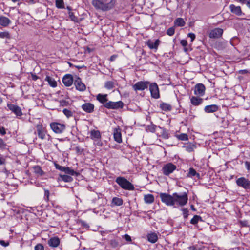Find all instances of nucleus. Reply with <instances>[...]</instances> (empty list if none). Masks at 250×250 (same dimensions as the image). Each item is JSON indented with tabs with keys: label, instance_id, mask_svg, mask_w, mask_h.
Instances as JSON below:
<instances>
[{
	"label": "nucleus",
	"instance_id": "nucleus-6",
	"mask_svg": "<svg viewBox=\"0 0 250 250\" xmlns=\"http://www.w3.org/2000/svg\"><path fill=\"white\" fill-rule=\"evenodd\" d=\"M148 85L151 96L154 99L160 98L159 89L157 84L156 83H152Z\"/></svg>",
	"mask_w": 250,
	"mask_h": 250
},
{
	"label": "nucleus",
	"instance_id": "nucleus-63",
	"mask_svg": "<svg viewBox=\"0 0 250 250\" xmlns=\"http://www.w3.org/2000/svg\"><path fill=\"white\" fill-rule=\"evenodd\" d=\"M162 135H163V138H168V133L166 132H164Z\"/></svg>",
	"mask_w": 250,
	"mask_h": 250
},
{
	"label": "nucleus",
	"instance_id": "nucleus-64",
	"mask_svg": "<svg viewBox=\"0 0 250 250\" xmlns=\"http://www.w3.org/2000/svg\"><path fill=\"white\" fill-rule=\"evenodd\" d=\"M245 4L247 5V7L250 9V0H247Z\"/></svg>",
	"mask_w": 250,
	"mask_h": 250
},
{
	"label": "nucleus",
	"instance_id": "nucleus-2",
	"mask_svg": "<svg viewBox=\"0 0 250 250\" xmlns=\"http://www.w3.org/2000/svg\"><path fill=\"white\" fill-rule=\"evenodd\" d=\"M107 96L106 94L99 93L97 95L96 99L103 104L104 107L108 109H118L123 107L124 103L122 101L112 102L108 100Z\"/></svg>",
	"mask_w": 250,
	"mask_h": 250
},
{
	"label": "nucleus",
	"instance_id": "nucleus-49",
	"mask_svg": "<svg viewBox=\"0 0 250 250\" xmlns=\"http://www.w3.org/2000/svg\"><path fill=\"white\" fill-rule=\"evenodd\" d=\"M6 145L3 141V140L0 138V149H4L5 148Z\"/></svg>",
	"mask_w": 250,
	"mask_h": 250
},
{
	"label": "nucleus",
	"instance_id": "nucleus-31",
	"mask_svg": "<svg viewBox=\"0 0 250 250\" xmlns=\"http://www.w3.org/2000/svg\"><path fill=\"white\" fill-rule=\"evenodd\" d=\"M159 107L161 109H171L172 108V106L171 104L164 103V102H161L160 104Z\"/></svg>",
	"mask_w": 250,
	"mask_h": 250
},
{
	"label": "nucleus",
	"instance_id": "nucleus-44",
	"mask_svg": "<svg viewBox=\"0 0 250 250\" xmlns=\"http://www.w3.org/2000/svg\"><path fill=\"white\" fill-rule=\"evenodd\" d=\"M55 167L57 169H58L60 171H63V172H64V169L65 167H64L60 166L59 164H57L56 163L55 164Z\"/></svg>",
	"mask_w": 250,
	"mask_h": 250
},
{
	"label": "nucleus",
	"instance_id": "nucleus-16",
	"mask_svg": "<svg viewBox=\"0 0 250 250\" xmlns=\"http://www.w3.org/2000/svg\"><path fill=\"white\" fill-rule=\"evenodd\" d=\"M114 138L115 141L118 143L122 142L121 129L119 128H115L113 130Z\"/></svg>",
	"mask_w": 250,
	"mask_h": 250
},
{
	"label": "nucleus",
	"instance_id": "nucleus-40",
	"mask_svg": "<svg viewBox=\"0 0 250 250\" xmlns=\"http://www.w3.org/2000/svg\"><path fill=\"white\" fill-rule=\"evenodd\" d=\"M166 33L169 36H173L175 33V27L174 26L168 28L167 30Z\"/></svg>",
	"mask_w": 250,
	"mask_h": 250
},
{
	"label": "nucleus",
	"instance_id": "nucleus-12",
	"mask_svg": "<svg viewBox=\"0 0 250 250\" xmlns=\"http://www.w3.org/2000/svg\"><path fill=\"white\" fill-rule=\"evenodd\" d=\"M229 8L232 13L238 16H241L245 15V14L242 12L240 6H236L233 4H231L229 6Z\"/></svg>",
	"mask_w": 250,
	"mask_h": 250
},
{
	"label": "nucleus",
	"instance_id": "nucleus-53",
	"mask_svg": "<svg viewBox=\"0 0 250 250\" xmlns=\"http://www.w3.org/2000/svg\"><path fill=\"white\" fill-rule=\"evenodd\" d=\"M123 237L125 239V240L127 242L131 241V237L128 234H125L124 235Z\"/></svg>",
	"mask_w": 250,
	"mask_h": 250
},
{
	"label": "nucleus",
	"instance_id": "nucleus-8",
	"mask_svg": "<svg viewBox=\"0 0 250 250\" xmlns=\"http://www.w3.org/2000/svg\"><path fill=\"white\" fill-rule=\"evenodd\" d=\"M149 84L148 81H139L132 85V88L135 91H143L147 88Z\"/></svg>",
	"mask_w": 250,
	"mask_h": 250
},
{
	"label": "nucleus",
	"instance_id": "nucleus-18",
	"mask_svg": "<svg viewBox=\"0 0 250 250\" xmlns=\"http://www.w3.org/2000/svg\"><path fill=\"white\" fill-rule=\"evenodd\" d=\"M11 23V20L4 16H0V25L3 27H7Z\"/></svg>",
	"mask_w": 250,
	"mask_h": 250
},
{
	"label": "nucleus",
	"instance_id": "nucleus-4",
	"mask_svg": "<svg viewBox=\"0 0 250 250\" xmlns=\"http://www.w3.org/2000/svg\"><path fill=\"white\" fill-rule=\"evenodd\" d=\"M115 182L124 189L133 190L134 187L129 181L123 177H118Z\"/></svg>",
	"mask_w": 250,
	"mask_h": 250
},
{
	"label": "nucleus",
	"instance_id": "nucleus-25",
	"mask_svg": "<svg viewBox=\"0 0 250 250\" xmlns=\"http://www.w3.org/2000/svg\"><path fill=\"white\" fill-rule=\"evenodd\" d=\"M144 201L146 204H151L154 201V197L152 194H148L144 196Z\"/></svg>",
	"mask_w": 250,
	"mask_h": 250
},
{
	"label": "nucleus",
	"instance_id": "nucleus-34",
	"mask_svg": "<svg viewBox=\"0 0 250 250\" xmlns=\"http://www.w3.org/2000/svg\"><path fill=\"white\" fill-rule=\"evenodd\" d=\"M82 109H94V105L90 103H86L82 105Z\"/></svg>",
	"mask_w": 250,
	"mask_h": 250
},
{
	"label": "nucleus",
	"instance_id": "nucleus-14",
	"mask_svg": "<svg viewBox=\"0 0 250 250\" xmlns=\"http://www.w3.org/2000/svg\"><path fill=\"white\" fill-rule=\"evenodd\" d=\"M160 43V41L159 39H157L154 42H153L151 40H148L146 42V45L149 49H154L155 51L157 50Z\"/></svg>",
	"mask_w": 250,
	"mask_h": 250
},
{
	"label": "nucleus",
	"instance_id": "nucleus-58",
	"mask_svg": "<svg viewBox=\"0 0 250 250\" xmlns=\"http://www.w3.org/2000/svg\"><path fill=\"white\" fill-rule=\"evenodd\" d=\"M245 167L246 168V169L248 170H250V163L248 162V161H246L245 162Z\"/></svg>",
	"mask_w": 250,
	"mask_h": 250
},
{
	"label": "nucleus",
	"instance_id": "nucleus-50",
	"mask_svg": "<svg viewBox=\"0 0 250 250\" xmlns=\"http://www.w3.org/2000/svg\"><path fill=\"white\" fill-rule=\"evenodd\" d=\"M5 163V157L0 154V165H4Z\"/></svg>",
	"mask_w": 250,
	"mask_h": 250
},
{
	"label": "nucleus",
	"instance_id": "nucleus-19",
	"mask_svg": "<svg viewBox=\"0 0 250 250\" xmlns=\"http://www.w3.org/2000/svg\"><path fill=\"white\" fill-rule=\"evenodd\" d=\"M188 177L191 178H196L197 179L200 178V174L197 173L196 171L192 167L189 168L188 170V172L187 173Z\"/></svg>",
	"mask_w": 250,
	"mask_h": 250
},
{
	"label": "nucleus",
	"instance_id": "nucleus-62",
	"mask_svg": "<svg viewBox=\"0 0 250 250\" xmlns=\"http://www.w3.org/2000/svg\"><path fill=\"white\" fill-rule=\"evenodd\" d=\"M238 2L242 4H245L247 2V0H236Z\"/></svg>",
	"mask_w": 250,
	"mask_h": 250
},
{
	"label": "nucleus",
	"instance_id": "nucleus-48",
	"mask_svg": "<svg viewBox=\"0 0 250 250\" xmlns=\"http://www.w3.org/2000/svg\"><path fill=\"white\" fill-rule=\"evenodd\" d=\"M38 137L42 139H44L45 135L44 134L43 132L41 130L38 129Z\"/></svg>",
	"mask_w": 250,
	"mask_h": 250
},
{
	"label": "nucleus",
	"instance_id": "nucleus-17",
	"mask_svg": "<svg viewBox=\"0 0 250 250\" xmlns=\"http://www.w3.org/2000/svg\"><path fill=\"white\" fill-rule=\"evenodd\" d=\"M60 243V239L56 237L51 238L48 241V245L52 248L57 247L59 245Z\"/></svg>",
	"mask_w": 250,
	"mask_h": 250
},
{
	"label": "nucleus",
	"instance_id": "nucleus-20",
	"mask_svg": "<svg viewBox=\"0 0 250 250\" xmlns=\"http://www.w3.org/2000/svg\"><path fill=\"white\" fill-rule=\"evenodd\" d=\"M190 102L193 105L197 106L200 104L202 103L203 99L198 96H192L190 98Z\"/></svg>",
	"mask_w": 250,
	"mask_h": 250
},
{
	"label": "nucleus",
	"instance_id": "nucleus-9",
	"mask_svg": "<svg viewBox=\"0 0 250 250\" xmlns=\"http://www.w3.org/2000/svg\"><path fill=\"white\" fill-rule=\"evenodd\" d=\"M50 125L52 130L57 134L62 133L65 128L64 125L57 122L51 123Z\"/></svg>",
	"mask_w": 250,
	"mask_h": 250
},
{
	"label": "nucleus",
	"instance_id": "nucleus-26",
	"mask_svg": "<svg viewBox=\"0 0 250 250\" xmlns=\"http://www.w3.org/2000/svg\"><path fill=\"white\" fill-rule=\"evenodd\" d=\"M208 113H212L214 111H217L215 114L216 117L220 119H224L225 115L227 114V112H225L224 114H222L220 110H205Z\"/></svg>",
	"mask_w": 250,
	"mask_h": 250
},
{
	"label": "nucleus",
	"instance_id": "nucleus-1",
	"mask_svg": "<svg viewBox=\"0 0 250 250\" xmlns=\"http://www.w3.org/2000/svg\"><path fill=\"white\" fill-rule=\"evenodd\" d=\"M160 197L161 201L168 206L183 207L188 203V195L187 192L173 193L172 195L161 193Z\"/></svg>",
	"mask_w": 250,
	"mask_h": 250
},
{
	"label": "nucleus",
	"instance_id": "nucleus-22",
	"mask_svg": "<svg viewBox=\"0 0 250 250\" xmlns=\"http://www.w3.org/2000/svg\"><path fill=\"white\" fill-rule=\"evenodd\" d=\"M45 81H47L49 85L52 87H56L57 85L56 81L50 76H46Z\"/></svg>",
	"mask_w": 250,
	"mask_h": 250
},
{
	"label": "nucleus",
	"instance_id": "nucleus-43",
	"mask_svg": "<svg viewBox=\"0 0 250 250\" xmlns=\"http://www.w3.org/2000/svg\"><path fill=\"white\" fill-rule=\"evenodd\" d=\"M7 106L9 109H21V108L17 105L12 104H7Z\"/></svg>",
	"mask_w": 250,
	"mask_h": 250
},
{
	"label": "nucleus",
	"instance_id": "nucleus-13",
	"mask_svg": "<svg viewBox=\"0 0 250 250\" xmlns=\"http://www.w3.org/2000/svg\"><path fill=\"white\" fill-rule=\"evenodd\" d=\"M74 85L77 90L79 91H84L86 89L85 85L82 83L81 79L78 77L75 80L74 82Z\"/></svg>",
	"mask_w": 250,
	"mask_h": 250
},
{
	"label": "nucleus",
	"instance_id": "nucleus-39",
	"mask_svg": "<svg viewBox=\"0 0 250 250\" xmlns=\"http://www.w3.org/2000/svg\"><path fill=\"white\" fill-rule=\"evenodd\" d=\"M10 35L9 32L8 31H4L0 32V38H6L10 39Z\"/></svg>",
	"mask_w": 250,
	"mask_h": 250
},
{
	"label": "nucleus",
	"instance_id": "nucleus-60",
	"mask_svg": "<svg viewBox=\"0 0 250 250\" xmlns=\"http://www.w3.org/2000/svg\"><path fill=\"white\" fill-rule=\"evenodd\" d=\"M186 149L188 152H191L193 150V146H187Z\"/></svg>",
	"mask_w": 250,
	"mask_h": 250
},
{
	"label": "nucleus",
	"instance_id": "nucleus-56",
	"mask_svg": "<svg viewBox=\"0 0 250 250\" xmlns=\"http://www.w3.org/2000/svg\"><path fill=\"white\" fill-rule=\"evenodd\" d=\"M6 134V131L4 127H0V134L4 135Z\"/></svg>",
	"mask_w": 250,
	"mask_h": 250
},
{
	"label": "nucleus",
	"instance_id": "nucleus-45",
	"mask_svg": "<svg viewBox=\"0 0 250 250\" xmlns=\"http://www.w3.org/2000/svg\"><path fill=\"white\" fill-rule=\"evenodd\" d=\"M183 217L185 218H187L188 215V208H184L182 209Z\"/></svg>",
	"mask_w": 250,
	"mask_h": 250
},
{
	"label": "nucleus",
	"instance_id": "nucleus-36",
	"mask_svg": "<svg viewBox=\"0 0 250 250\" xmlns=\"http://www.w3.org/2000/svg\"><path fill=\"white\" fill-rule=\"evenodd\" d=\"M33 168L34 172L37 174L39 176H41L43 174V172L40 166H35Z\"/></svg>",
	"mask_w": 250,
	"mask_h": 250
},
{
	"label": "nucleus",
	"instance_id": "nucleus-59",
	"mask_svg": "<svg viewBox=\"0 0 250 250\" xmlns=\"http://www.w3.org/2000/svg\"><path fill=\"white\" fill-rule=\"evenodd\" d=\"M32 80L33 81L37 80L39 77L35 74H31Z\"/></svg>",
	"mask_w": 250,
	"mask_h": 250
},
{
	"label": "nucleus",
	"instance_id": "nucleus-51",
	"mask_svg": "<svg viewBox=\"0 0 250 250\" xmlns=\"http://www.w3.org/2000/svg\"><path fill=\"white\" fill-rule=\"evenodd\" d=\"M188 37L191 39V41L193 42L196 37L195 34L193 33H189L188 34Z\"/></svg>",
	"mask_w": 250,
	"mask_h": 250
},
{
	"label": "nucleus",
	"instance_id": "nucleus-27",
	"mask_svg": "<svg viewBox=\"0 0 250 250\" xmlns=\"http://www.w3.org/2000/svg\"><path fill=\"white\" fill-rule=\"evenodd\" d=\"M185 21L182 18H178L174 21L175 25L178 27H183L185 26Z\"/></svg>",
	"mask_w": 250,
	"mask_h": 250
},
{
	"label": "nucleus",
	"instance_id": "nucleus-23",
	"mask_svg": "<svg viewBox=\"0 0 250 250\" xmlns=\"http://www.w3.org/2000/svg\"><path fill=\"white\" fill-rule=\"evenodd\" d=\"M73 178L69 175L60 174L59 181L62 180L65 182H71L73 181Z\"/></svg>",
	"mask_w": 250,
	"mask_h": 250
},
{
	"label": "nucleus",
	"instance_id": "nucleus-33",
	"mask_svg": "<svg viewBox=\"0 0 250 250\" xmlns=\"http://www.w3.org/2000/svg\"><path fill=\"white\" fill-rule=\"evenodd\" d=\"M55 5L58 9H64L65 8L63 0H56Z\"/></svg>",
	"mask_w": 250,
	"mask_h": 250
},
{
	"label": "nucleus",
	"instance_id": "nucleus-47",
	"mask_svg": "<svg viewBox=\"0 0 250 250\" xmlns=\"http://www.w3.org/2000/svg\"><path fill=\"white\" fill-rule=\"evenodd\" d=\"M49 195V191L47 189H44V198L45 200L48 201Z\"/></svg>",
	"mask_w": 250,
	"mask_h": 250
},
{
	"label": "nucleus",
	"instance_id": "nucleus-24",
	"mask_svg": "<svg viewBox=\"0 0 250 250\" xmlns=\"http://www.w3.org/2000/svg\"><path fill=\"white\" fill-rule=\"evenodd\" d=\"M148 241L151 243H155L158 240V236L155 233L148 234L147 236Z\"/></svg>",
	"mask_w": 250,
	"mask_h": 250
},
{
	"label": "nucleus",
	"instance_id": "nucleus-15",
	"mask_svg": "<svg viewBox=\"0 0 250 250\" xmlns=\"http://www.w3.org/2000/svg\"><path fill=\"white\" fill-rule=\"evenodd\" d=\"M62 83L65 86H70L73 83V78L71 74H66L62 78Z\"/></svg>",
	"mask_w": 250,
	"mask_h": 250
},
{
	"label": "nucleus",
	"instance_id": "nucleus-52",
	"mask_svg": "<svg viewBox=\"0 0 250 250\" xmlns=\"http://www.w3.org/2000/svg\"><path fill=\"white\" fill-rule=\"evenodd\" d=\"M118 56L117 54H114L111 56L109 60L110 62H113L117 58Z\"/></svg>",
	"mask_w": 250,
	"mask_h": 250
},
{
	"label": "nucleus",
	"instance_id": "nucleus-7",
	"mask_svg": "<svg viewBox=\"0 0 250 250\" xmlns=\"http://www.w3.org/2000/svg\"><path fill=\"white\" fill-rule=\"evenodd\" d=\"M176 165L172 163H168L163 167L162 171L164 175L168 176L176 169Z\"/></svg>",
	"mask_w": 250,
	"mask_h": 250
},
{
	"label": "nucleus",
	"instance_id": "nucleus-46",
	"mask_svg": "<svg viewBox=\"0 0 250 250\" xmlns=\"http://www.w3.org/2000/svg\"><path fill=\"white\" fill-rule=\"evenodd\" d=\"M35 250H44V247L42 244H38L35 247Z\"/></svg>",
	"mask_w": 250,
	"mask_h": 250
},
{
	"label": "nucleus",
	"instance_id": "nucleus-55",
	"mask_svg": "<svg viewBox=\"0 0 250 250\" xmlns=\"http://www.w3.org/2000/svg\"><path fill=\"white\" fill-rule=\"evenodd\" d=\"M188 249V250H202L200 248H197L196 246H190Z\"/></svg>",
	"mask_w": 250,
	"mask_h": 250
},
{
	"label": "nucleus",
	"instance_id": "nucleus-37",
	"mask_svg": "<svg viewBox=\"0 0 250 250\" xmlns=\"http://www.w3.org/2000/svg\"><path fill=\"white\" fill-rule=\"evenodd\" d=\"M176 137L182 141H187L188 140V136L186 133H181L179 135H176Z\"/></svg>",
	"mask_w": 250,
	"mask_h": 250
},
{
	"label": "nucleus",
	"instance_id": "nucleus-5",
	"mask_svg": "<svg viewBox=\"0 0 250 250\" xmlns=\"http://www.w3.org/2000/svg\"><path fill=\"white\" fill-rule=\"evenodd\" d=\"M237 185L246 190H250V181L244 177L238 178L236 181Z\"/></svg>",
	"mask_w": 250,
	"mask_h": 250
},
{
	"label": "nucleus",
	"instance_id": "nucleus-10",
	"mask_svg": "<svg viewBox=\"0 0 250 250\" xmlns=\"http://www.w3.org/2000/svg\"><path fill=\"white\" fill-rule=\"evenodd\" d=\"M206 88L202 83H197L194 89V93L198 97L203 96L205 94Z\"/></svg>",
	"mask_w": 250,
	"mask_h": 250
},
{
	"label": "nucleus",
	"instance_id": "nucleus-35",
	"mask_svg": "<svg viewBox=\"0 0 250 250\" xmlns=\"http://www.w3.org/2000/svg\"><path fill=\"white\" fill-rule=\"evenodd\" d=\"M157 128V126L154 124H151L149 125H148L146 127V129L147 131H149L151 132H154Z\"/></svg>",
	"mask_w": 250,
	"mask_h": 250
},
{
	"label": "nucleus",
	"instance_id": "nucleus-32",
	"mask_svg": "<svg viewBox=\"0 0 250 250\" xmlns=\"http://www.w3.org/2000/svg\"><path fill=\"white\" fill-rule=\"evenodd\" d=\"M64 172L67 174H69L70 175H78V173L74 171V170L71 169L70 167H65Z\"/></svg>",
	"mask_w": 250,
	"mask_h": 250
},
{
	"label": "nucleus",
	"instance_id": "nucleus-61",
	"mask_svg": "<svg viewBox=\"0 0 250 250\" xmlns=\"http://www.w3.org/2000/svg\"><path fill=\"white\" fill-rule=\"evenodd\" d=\"M26 1L30 4H33L35 3V1L34 0H26Z\"/></svg>",
	"mask_w": 250,
	"mask_h": 250
},
{
	"label": "nucleus",
	"instance_id": "nucleus-3",
	"mask_svg": "<svg viewBox=\"0 0 250 250\" xmlns=\"http://www.w3.org/2000/svg\"><path fill=\"white\" fill-rule=\"evenodd\" d=\"M116 2V0H92L91 3L96 10L105 12L114 8Z\"/></svg>",
	"mask_w": 250,
	"mask_h": 250
},
{
	"label": "nucleus",
	"instance_id": "nucleus-21",
	"mask_svg": "<svg viewBox=\"0 0 250 250\" xmlns=\"http://www.w3.org/2000/svg\"><path fill=\"white\" fill-rule=\"evenodd\" d=\"M101 137L100 132L99 130L93 129L90 131V138L92 140L99 139Z\"/></svg>",
	"mask_w": 250,
	"mask_h": 250
},
{
	"label": "nucleus",
	"instance_id": "nucleus-42",
	"mask_svg": "<svg viewBox=\"0 0 250 250\" xmlns=\"http://www.w3.org/2000/svg\"><path fill=\"white\" fill-rule=\"evenodd\" d=\"M63 112L67 118L72 116L73 114L72 110H63Z\"/></svg>",
	"mask_w": 250,
	"mask_h": 250
},
{
	"label": "nucleus",
	"instance_id": "nucleus-41",
	"mask_svg": "<svg viewBox=\"0 0 250 250\" xmlns=\"http://www.w3.org/2000/svg\"><path fill=\"white\" fill-rule=\"evenodd\" d=\"M218 106L215 104L206 105L204 109H218Z\"/></svg>",
	"mask_w": 250,
	"mask_h": 250
},
{
	"label": "nucleus",
	"instance_id": "nucleus-38",
	"mask_svg": "<svg viewBox=\"0 0 250 250\" xmlns=\"http://www.w3.org/2000/svg\"><path fill=\"white\" fill-rule=\"evenodd\" d=\"M12 112L14 113L16 116L21 119H25L26 117H22L23 114L22 113L21 110H12Z\"/></svg>",
	"mask_w": 250,
	"mask_h": 250
},
{
	"label": "nucleus",
	"instance_id": "nucleus-30",
	"mask_svg": "<svg viewBox=\"0 0 250 250\" xmlns=\"http://www.w3.org/2000/svg\"><path fill=\"white\" fill-rule=\"evenodd\" d=\"M115 87V83L113 81H106L104 84V87L108 90H111Z\"/></svg>",
	"mask_w": 250,
	"mask_h": 250
},
{
	"label": "nucleus",
	"instance_id": "nucleus-57",
	"mask_svg": "<svg viewBox=\"0 0 250 250\" xmlns=\"http://www.w3.org/2000/svg\"><path fill=\"white\" fill-rule=\"evenodd\" d=\"M0 244L4 247H7L9 245V243L5 242L3 240H0Z\"/></svg>",
	"mask_w": 250,
	"mask_h": 250
},
{
	"label": "nucleus",
	"instance_id": "nucleus-54",
	"mask_svg": "<svg viewBox=\"0 0 250 250\" xmlns=\"http://www.w3.org/2000/svg\"><path fill=\"white\" fill-rule=\"evenodd\" d=\"M180 44L184 47H186L188 44V42L186 40H182L180 41Z\"/></svg>",
	"mask_w": 250,
	"mask_h": 250
},
{
	"label": "nucleus",
	"instance_id": "nucleus-11",
	"mask_svg": "<svg viewBox=\"0 0 250 250\" xmlns=\"http://www.w3.org/2000/svg\"><path fill=\"white\" fill-rule=\"evenodd\" d=\"M223 33V30L222 28H216L210 31L209 37L212 39L219 38L222 36Z\"/></svg>",
	"mask_w": 250,
	"mask_h": 250
},
{
	"label": "nucleus",
	"instance_id": "nucleus-29",
	"mask_svg": "<svg viewBox=\"0 0 250 250\" xmlns=\"http://www.w3.org/2000/svg\"><path fill=\"white\" fill-rule=\"evenodd\" d=\"M123 200L118 197H114L112 200V203L115 206H120L123 204Z\"/></svg>",
	"mask_w": 250,
	"mask_h": 250
},
{
	"label": "nucleus",
	"instance_id": "nucleus-28",
	"mask_svg": "<svg viewBox=\"0 0 250 250\" xmlns=\"http://www.w3.org/2000/svg\"><path fill=\"white\" fill-rule=\"evenodd\" d=\"M199 221H203L201 217L197 215H195L194 217L191 219L190 223L195 225L197 224Z\"/></svg>",
	"mask_w": 250,
	"mask_h": 250
}]
</instances>
